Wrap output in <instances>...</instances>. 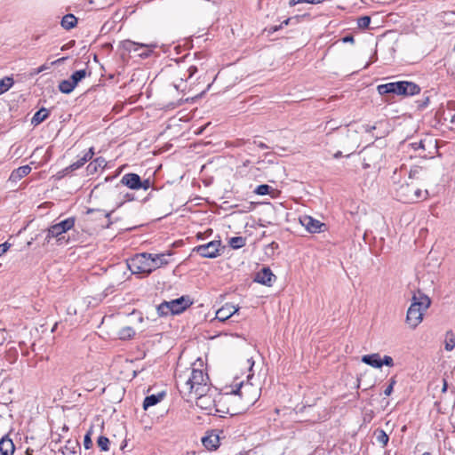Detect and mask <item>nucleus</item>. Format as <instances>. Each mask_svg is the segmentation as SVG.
Wrapping results in <instances>:
<instances>
[{
    "label": "nucleus",
    "instance_id": "42",
    "mask_svg": "<svg viewBox=\"0 0 455 455\" xmlns=\"http://www.w3.org/2000/svg\"><path fill=\"white\" fill-rule=\"evenodd\" d=\"M324 0H290V5L294 6L298 4L307 3L311 4H318L323 3Z\"/></svg>",
    "mask_w": 455,
    "mask_h": 455
},
{
    "label": "nucleus",
    "instance_id": "53",
    "mask_svg": "<svg viewBox=\"0 0 455 455\" xmlns=\"http://www.w3.org/2000/svg\"><path fill=\"white\" fill-rule=\"evenodd\" d=\"M342 41L344 43H354L355 39H354V36H351V35H348V36H346L345 37L342 38Z\"/></svg>",
    "mask_w": 455,
    "mask_h": 455
},
{
    "label": "nucleus",
    "instance_id": "15",
    "mask_svg": "<svg viewBox=\"0 0 455 455\" xmlns=\"http://www.w3.org/2000/svg\"><path fill=\"white\" fill-rule=\"evenodd\" d=\"M299 222L310 233H320L323 231L322 228L325 226L321 221L308 215L300 217Z\"/></svg>",
    "mask_w": 455,
    "mask_h": 455
},
{
    "label": "nucleus",
    "instance_id": "50",
    "mask_svg": "<svg viewBox=\"0 0 455 455\" xmlns=\"http://www.w3.org/2000/svg\"><path fill=\"white\" fill-rule=\"evenodd\" d=\"M151 186L150 180L148 179L141 180L140 189L148 190Z\"/></svg>",
    "mask_w": 455,
    "mask_h": 455
},
{
    "label": "nucleus",
    "instance_id": "11",
    "mask_svg": "<svg viewBox=\"0 0 455 455\" xmlns=\"http://www.w3.org/2000/svg\"><path fill=\"white\" fill-rule=\"evenodd\" d=\"M196 399V404L200 409L208 411V414H212V410L215 407V400L212 395L208 392H203L202 395H194Z\"/></svg>",
    "mask_w": 455,
    "mask_h": 455
},
{
    "label": "nucleus",
    "instance_id": "31",
    "mask_svg": "<svg viewBox=\"0 0 455 455\" xmlns=\"http://www.w3.org/2000/svg\"><path fill=\"white\" fill-rule=\"evenodd\" d=\"M75 88L76 85L72 83L70 79L62 80L59 84V90L65 94L71 93Z\"/></svg>",
    "mask_w": 455,
    "mask_h": 455
},
{
    "label": "nucleus",
    "instance_id": "3",
    "mask_svg": "<svg viewBox=\"0 0 455 455\" xmlns=\"http://www.w3.org/2000/svg\"><path fill=\"white\" fill-rule=\"evenodd\" d=\"M377 89L381 95L394 93L403 96H413L420 92V87L417 84L408 81H398L380 84Z\"/></svg>",
    "mask_w": 455,
    "mask_h": 455
},
{
    "label": "nucleus",
    "instance_id": "38",
    "mask_svg": "<svg viewBox=\"0 0 455 455\" xmlns=\"http://www.w3.org/2000/svg\"><path fill=\"white\" fill-rule=\"evenodd\" d=\"M98 446L100 451H108L109 439L106 436L100 435L97 440Z\"/></svg>",
    "mask_w": 455,
    "mask_h": 455
},
{
    "label": "nucleus",
    "instance_id": "57",
    "mask_svg": "<svg viewBox=\"0 0 455 455\" xmlns=\"http://www.w3.org/2000/svg\"><path fill=\"white\" fill-rule=\"evenodd\" d=\"M342 156V153L341 151H338L334 154V158H339L340 156Z\"/></svg>",
    "mask_w": 455,
    "mask_h": 455
},
{
    "label": "nucleus",
    "instance_id": "37",
    "mask_svg": "<svg viewBox=\"0 0 455 455\" xmlns=\"http://www.w3.org/2000/svg\"><path fill=\"white\" fill-rule=\"evenodd\" d=\"M157 313L160 316L171 315V309L168 301H164L157 307Z\"/></svg>",
    "mask_w": 455,
    "mask_h": 455
},
{
    "label": "nucleus",
    "instance_id": "33",
    "mask_svg": "<svg viewBox=\"0 0 455 455\" xmlns=\"http://www.w3.org/2000/svg\"><path fill=\"white\" fill-rule=\"evenodd\" d=\"M87 75H90V73H87L85 69H80L74 72L69 79L76 86Z\"/></svg>",
    "mask_w": 455,
    "mask_h": 455
},
{
    "label": "nucleus",
    "instance_id": "26",
    "mask_svg": "<svg viewBox=\"0 0 455 455\" xmlns=\"http://www.w3.org/2000/svg\"><path fill=\"white\" fill-rule=\"evenodd\" d=\"M164 396V393L146 396L143 402V409L148 410L149 407L157 404L163 399Z\"/></svg>",
    "mask_w": 455,
    "mask_h": 455
},
{
    "label": "nucleus",
    "instance_id": "7",
    "mask_svg": "<svg viewBox=\"0 0 455 455\" xmlns=\"http://www.w3.org/2000/svg\"><path fill=\"white\" fill-rule=\"evenodd\" d=\"M225 250L220 240H213L207 243L196 246L192 251L197 253L203 258L215 259L220 256Z\"/></svg>",
    "mask_w": 455,
    "mask_h": 455
},
{
    "label": "nucleus",
    "instance_id": "29",
    "mask_svg": "<svg viewBox=\"0 0 455 455\" xmlns=\"http://www.w3.org/2000/svg\"><path fill=\"white\" fill-rule=\"evenodd\" d=\"M373 435H374L376 441L379 444H381L382 447L387 446V444L388 443L389 437H388V435H387V433L383 429L377 428L374 431Z\"/></svg>",
    "mask_w": 455,
    "mask_h": 455
},
{
    "label": "nucleus",
    "instance_id": "52",
    "mask_svg": "<svg viewBox=\"0 0 455 455\" xmlns=\"http://www.w3.org/2000/svg\"><path fill=\"white\" fill-rule=\"evenodd\" d=\"M45 69H47V66L46 65H42L39 68H36L32 74L37 75V74L43 72Z\"/></svg>",
    "mask_w": 455,
    "mask_h": 455
},
{
    "label": "nucleus",
    "instance_id": "47",
    "mask_svg": "<svg viewBox=\"0 0 455 455\" xmlns=\"http://www.w3.org/2000/svg\"><path fill=\"white\" fill-rule=\"evenodd\" d=\"M381 363H382V366L383 365H386V366H393L394 365V361H393V358L389 355H384L383 358H381Z\"/></svg>",
    "mask_w": 455,
    "mask_h": 455
},
{
    "label": "nucleus",
    "instance_id": "24",
    "mask_svg": "<svg viewBox=\"0 0 455 455\" xmlns=\"http://www.w3.org/2000/svg\"><path fill=\"white\" fill-rule=\"evenodd\" d=\"M172 254L169 252V253H159V254H153L151 253V259H153V265H156L154 267V270H156V268H159L164 265H167L168 264V259H167V257L171 256Z\"/></svg>",
    "mask_w": 455,
    "mask_h": 455
},
{
    "label": "nucleus",
    "instance_id": "61",
    "mask_svg": "<svg viewBox=\"0 0 455 455\" xmlns=\"http://www.w3.org/2000/svg\"><path fill=\"white\" fill-rule=\"evenodd\" d=\"M422 455H433V454L430 452H424Z\"/></svg>",
    "mask_w": 455,
    "mask_h": 455
},
{
    "label": "nucleus",
    "instance_id": "55",
    "mask_svg": "<svg viewBox=\"0 0 455 455\" xmlns=\"http://www.w3.org/2000/svg\"><path fill=\"white\" fill-rule=\"evenodd\" d=\"M254 144H256L259 148H262V149L268 148V147L265 143H263L261 141H259V142L258 141H254Z\"/></svg>",
    "mask_w": 455,
    "mask_h": 455
},
{
    "label": "nucleus",
    "instance_id": "1",
    "mask_svg": "<svg viewBox=\"0 0 455 455\" xmlns=\"http://www.w3.org/2000/svg\"><path fill=\"white\" fill-rule=\"evenodd\" d=\"M177 387L180 393L187 399L192 398L193 395H202L203 392H209V377L203 370L192 369L188 378L180 376L177 379Z\"/></svg>",
    "mask_w": 455,
    "mask_h": 455
},
{
    "label": "nucleus",
    "instance_id": "17",
    "mask_svg": "<svg viewBox=\"0 0 455 455\" xmlns=\"http://www.w3.org/2000/svg\"><path fill=\"white\" fill-rule=\"evenodd\" d=\"M121 183L131 189L139 190L141 186V179L137 173L130 172L122 177Z\"/></svg>",
    "mask_w": 455,
    "mask_h": 455
},
{
    "label": "nucleus",
    "instance_id": "54",
    "mask_svg": "<svg viewBox=\"0 0 455 455\" xmlns=\"http://www.w3.org/2000/svg\"><path fill=\"white\" fill-rule=\"evenodd\" d=\"M281 28H282V25H278V26H271V27H269V28H268V32H269V33H275V32L278 31V30H279V29H281Z\"/></svg>",
    "mask_w": 455,
    "mask_h": 455
},
{
    "label": "nucleus",
    "instance_id": "41",
    "mask_svg": "<svg viewBox=\"0 0 455 455\" xmlns=\"http://www.w3.org/2000/svg\"><path fill=\"white\" fill-rule=\"evenodd\" d=\"M371 23V18L369 16H362L357 20V25L360 28H366Z\"/></svg>",
    "mask_w": 455,
    "mask_h": 455
},
{
    "label": "nucleus",
    "instance_id": "58",
    "mask_svg": "<svg viewBox=\"0 0 455 455\" xmlns=\"http://www.w3.org/2000/svg\"><path fill=\"white\" fill-rule=\"evenodd\" d=\"M446 389H447V382H446V380H445V379H443V389H442V391H443V392H445V391H446Z\"/></svg>",
    "mask_w": 455,
    "mask_h": 455
},
{
    "label": "nucleus",
    "instance_id": "35",
    "mask_svg": "<svg viewBox=\"0 0 455 455\" xmlns=\"http://www.w3.org/2000/svg\"><path fill=\"white\" fill-rule=\"evenodd\" d=\"M245 245V238L243 236H234L229 240V246L233 249H240Z\"/></svg>",
    "mask_w": 455,
    "mask_h": 455
},
{
    "label": "nucleus",
    "instance_id": "40",
    "mask_svg": "<svg viewBox=\"0 0 455 455\" xmlns=\"http://www.w3.org/2000/svg\"><path fill=\"white\" fill-rule=\"evenodd\" d=\"M93 212H98L100 216H104L106 219H108V221L107 227L108 228L109 227V225L111 224L110 216H111L112 212H106L105 211L95 210V209H88L87 212H86L87 214H91V213H93Z\"/></svg>",
    "mask_w": 455,
    "mask_h": 455
},
{
    "label": "nucleus",
    "instance_id": "30",
    "mask_svg": "<svg viewBox=\"0 0 455 455\" xmlns=\"http://www.w3.org/2000/svg\"><path fill=\"white\" fill-rule=\"evenodd\" d=\"M107 164V161L103 157H97L93 162L90 163L87 166L88 172L92 173L97 172L99 168H104Z\"/></svg>",
    "mask_w": 455,
    "mask_h": 455
},
{
    "label": "nucleus",
    "instance_id": "14",
    "mask_svg": "<svg viewBox=\"0 0 455 455\" xmlns=\"http://www.w3.org/2000/svg\"><path fill=\"white\" fill-rule=\"evenodd\" d=\"M94 154V148L91 147L89 150L82 157H80L77 161L74 162L73 164L63 169L61 172L62 175H67L73 171L78 170L79 168L84 166L88 161H90L93 157Z\"/></svg>",
    "mask_w": 455,
    "mask_h": 455
},
{
    "label": "nucleus",
    "instance_id": "44",
    "mask_svg": "<svg viewBox=\"0 0 455 455\" xmlns=\"http://www.w3.org/2000/svg\"><path fill=\"white\" fill-rule=\"evenodd\" d=\"M410 147L417 151L419 149H422V150H425V140H419V141H417V142H412V143H410Z\"/></svg>",
    "mask_w": 455,
    "mask_h": 455
},
{
    "label": "nucleus",
    "instance_id": "48",
    "mask_svg": "<svg viewBox=\"0 0 455 455\" xmlns=\"http://www.w3.org/2000/svg\"><path fill=\"white\" fill-rule=\"evenodd\" d=\"M429 104V98L427 96L422 100L418 101V107L420 109L427 108Z\"/></svg>",
    "mask_w": 455,
    "mask_h": 455
},
{
    "label": "nucleus",
    "instance_id": "36",
    "mask_svg": "<svg viewBox=\"0 0 455 455\" xmlns=\"http://www.w3.org/2000/svg\"><path fill=\"white\" fill-rule=\"evenodd\" d=\"M444 347L447 351H451L455 347V336L451 331L446 332Z\"/></svg>",
    "mask_w": 455,
    "mask_h": 455
},
{
    "label": "nucleus",
    "instance_id": "51",
    "mask_svg": "<svg viewBox=\"0 0 455 455\" xmlns=\"http://www.w3.org/2000/svg\"><path fill=\"white\" fill-rule=\"evenodd\" d=\"M188 78L192 77L197 72V68L196 66H191L188 68Z\"/></svg>",
    "mask_w": 455,
    "mask_h": 455
},
{
    "label": "nucleus",
    "instance_id": "10",
    "mask_svg": "<svg viewBox=\"0 0 455 455\" xmlns=\"http://www.w3.org/2000/svg\"><path fill=\"white\" fill-rule=\"evenodd\" d=\"M382 152L375 147L366 148L363 151V168L375 166L382 157Z\"/></svg>",
    "mask_w": 455,
    "mask_h": 455
},
{
    "label": "nucleus",
    "instance_id": "23",
    "mask_svg": "<svg viewBox=\"0 0 455 455\" xmlns=\"http://www.w3.org/2000/svg\"><path fill=\"white\" fill-rule=\"evenodd\" d=\"M31 172V167L29 165H22L19 168L13 170L10 175V180L16 182L22 179L23 177L28 175Z\"/></svg>",
    "mask_w": 455,
    "mask_h": 455
},
{
    "label": "nucleus",
    "instance_id": "56",
    "mask_svg": "<svg viewBox=\"0 0 455 455\" xmlns=\"http://www.w3.org/2000/svg\"><path fill=\"white\" fill-rule=\"evenodd\" d=\"M291 20V18H288V19L284 20L283 21H282V23L280 24V25H282V28L283 26H287L290 23Z\"/></svg>",
    "mask_w": 455,
    "mask_h": 455
},
{
    "label": "nucleus",
    "instance_id": "27",
    "mask_svg": "<svg viewBox=\"0 0 455 455\" xmlns=\"http://www.w3.org/2000/svg\"><path fill=\"white\" fill-rule=\"evenodd\" d=\"M49 110L45 108H40L38 111H36L32 117L31 124L36 125H38L42 122H44L48 116H49Z\"/></svg>",
    "mask_w": 455,
    "mask_h": 455
},
{
    "label": "nucleus",
    "instance_id": "43",
    "mask_svg": "<svg viewBox=\"0 0 455 455\" xmlns=\"http://www.w3.org/2000/svg\"><path fill=\"white\" fill-rule=\"evenodd\" d=\"M444 446L446 449H448L451 455H455V438L446 439L444 441Z\"/></svg>",
    "mask_w": 455,
    "mask_h": 455
},
{
    "label": "nucleus",
    "instance_id": "22",
    "mask_svg": "<svg viewBox=\"0 0 455 455\" xmlns=\"http://www.w3.org/2000/svg\"><path fill=\"white\" fill-rule=\"evenodd\" d=\"M362 362L373 368L379 369L382 367L381 357L378 353L363 355Z\"/></svg>",
    "mask_w": 455,
    "mask_h": 455
},
{
    "label": "nucleus",
    "instance_id": "12",
    "mask_svg": "<svg viewBox=\"0 0 455 455\" xmlns=\"http://www.w3.org/2000/svg\"><path fill=\"white\" fill-rule=\"evenodd\" d=\"M168 303L171 315L180 314L192 305V301L188 296H181L180 298L168 301Z\"/></svg>",
    "mask_w": 455,
    "mask_h": 455
},
{
    "label": "nucleus",
    "instance_id": "28",
    "mask_svg": "<svg viewBox=\"0 0 455 455\" xmlns=\"http://www.w3.org/2000/svg\"><path fill=\"white\" fill-rule=\"evenodd\" d=\"M60 23L65 29L69 30L76 27L77 23V19L73 14H66L65 16H63Z\"/></svg>",
    "mask_w": 455,
    "mask_h": 455
},
{
    "label": "nucleus",
    "instance_id": "34",
    "mask_svg": "<svg viewBox=\"0 0 455 455\" xmlns=\"http://www.w3.org/2000/svg\"><path fill=\"white\" fill-rule=\"evenodd\" d=\"M118 335L121 339H130L135 335V331L133 330V328L126 326L119 331Z\"/></svg>",
    "mask_w": 455,
    "mask_h": 455
},
{
    "label": "nucleus",
    "instance_id": "20",
    "mask_svg": "<svg viewBox=\"0 0 455 455\" xmlns=\"http://www.w3.org/2000/svg\"><path fill=\"white\" fill-rule=\"evenodd\" d=\"M15 450L12 440L9 435H4L0 440V455H12Z\"/></svg>",
    "mask_w": 455,
    "mask_h": 455
},
{
    "label": "nucleus",
    "instance_id": "9",
    "mask_svg": "<svg viewBox=\"0 0 455 455\" xmlns=\"http://www.w3.org/2000/svg\"><path fill=\"white\" fill-rule=\"evenodd\" d=\"M122 47L124 51L128 52H137L140 48H145L146 51L140 53L139 55L142 58H148L150 53L152 52L153 49L156 47V44H139L135 43L131 40H124L122 42Z\"/></svg>",
    "mask_w": 455,
    "mask_h": 455
},
{
    "label": "nucleus",
    "instance_id": "32",
    "mask_svg": "<svg viewBox=\"0 0 455 455\" xmlns=\"http://www.w3.org/2000/svg\"><path fill=\"white\" fill-rule=\"evenodd\" d=\"M14 84L13 78L5 76L0 79V95L7 92Z\"/></svg>",
    "mask_w": 455,
    "mask_h": 455
},
{
    "label": "nucleus",
    "instance_id": "2",
    "mask_svg": "<svg viewBox=\"0 0 455 455\" xmlns=\"http://www.w3.org/2000/svg\"><path fill=\"white\" fill-rule=\"evenodd\" d=\"M430 304V299L422 292L418 291L413 295L406 315V322L411 328H416L422 322L424 313Z\"/></svg>",
    "mask_w": 455,
    "mask_h": 455
},
{
    "label": "nucleus",
    "instance_id": "4",
    "mask_svg": "<svg viewBox=\"0 0 455 455\" xmlns=\"http://www.w3.org/2000/svg\"><path fill=\"white\" fill-rule=\"evenodd\" d=\"M435 173L430 164L413 165L409 172V179L422 187H428L435 181Z\"/></svg>",
    "mask_w": 455,
    "mask_h": 455
},
{
    "label": "nucleus",
    "instance_id": "5",
    "mask_svg": "<svg viewBox=\"0 0 455 455\" xmlns=\"http://www.w3.org/2000/svg\"><path fill=\"white\" fill-rule=\"evenodd\" d=\"M153 259H151V253H140L135 255L128 263V267L132 274H145L149 275L154 271Z\"/></svg>",
    "mask_w": 455,
    "mask_h": 455
},
{
    "label": "nucleus",
    "instance_id": "59",
    "mask_svg": "<svg viewBox=\"0 0 455 455\" xmlns=\"http://www.w3.org/2000/svg\"><path fill=\"white\" fill-rule=\"evenodd\" d=\"M66 60V58H60L59 60H57L54 63H57V62H63L64 60Z\"/></svg>",
    "mask_w": 455,
    "mask_h": 455
},
{
    "label": "nucleus",
    "instance_id": "21",
    "mask_svg": "<svg viewBox=\"0 0 455 455\" xmlns=\"http://www.w3.org/2000/svg\"><path fill=\"white\" fill-rule=\"evenodd\" d=\"M420 184H417L413 182V188H412V197H413V203H418L420 201H425L429 197V193L427 187H423L424 188H419Z\"/></svg>",
    "mask_w": 455,
    "mask_h": 455
},
{
    "label": "nucleus",
    "instance_id": "6",
    "mask_svg": "<svg viewBox=\"0 0 455 455\" xmlns=\"http://www.w3.org/2000/svg\"><path fill=\"white\" fill-rule=\"evenodd\" d=\"M75 222V217H70L57 224L52 225L47 229L45 240L49 243L52 238H57V241L61 243V241L65 240L63 235L74 228Z\"/></svg>",
    "mask_w": 455,
    "mask_h": 455
},
{
    "label": "nucleus",
    "instance_id": "60",
    "mask_svg": "<svg viewBox=\"0 0 455 455\" xmlns=\"http://www.w3.org/2000/svg\"><path fill=\"white\" fill-rule=\"evenodd\" d=\"M248 362L251 363V369L252 368V366L254 365V362L251 359H248Z\"/></svg>",
    "mask_w": 455,
    "mask_h": 455
},
{
    "label": "nucleus",
    "instance_id": "46",
    "mask_svg": "<svg viewBox=\"0 0 455 455\" xmlns=\"http://www.w3.org/2000/svg\"><path fill=\"white\" fill-rule=\"evenodd\" d=\"M84 445L85 449H90L92 446V441L91 439V432H88L84 438Z\"/></svg>",
    "mask_w": 455,
    "mask_h": 455
},
{
    "label": "nucleus",
    "instance_id": "18",
    "mask_svg": "<svg viewBox=\"0 0 455 455\" xmlns=\"http://www.w3.org/2000/svg\"><path fill=\"white\" fill-rule=\"evenodd\" d=\"M238 310V307L227 303L216 312V318L221 322H224L236 314Z\"/></svg>",
    "mask_w": 455,
    "mask_h": 455
},
{
    "label": "nucleus",
    "instance_id": "16",
    "mask_svg": "<svg viewBox=\"0 0 455 455\" xmlns=\"http://www.w3.org/2000/svg\"><path fill=\"white\" fill-rule=\"evenodd\" d=\"M275 279V275L272 273L269 267H263L254 277L255 282L267 286H271Z\"/></svg>",
    "mask_w": 455,
    "mask_h": 455
},
{
    "label": "nucleus",
    "instance_id": "39",
    "mask_svg": "<svg viewBox=\"0 0 455 455\" xmlns=\"http://www.w3.org/2000/svg\"><path fill=\"white\" fill-rule=\"evenodd\" d=\"M270 190H271V187L270 186H268L267 184H262V185L258 186L254 189V193L259 195V196H265V195L269 194Z\"/></svg>",
    "mask_w": 455,
    "mask_h": 455
},
{
    "label": "nucleus",
    "instance_id": "25",
    "mask_svg": "<svg viewBox=\"0 0 455 455\" xmlns=\"http://www.w3.org/2000/svg\"><path fill=\"white\" fill-rule=\"evenodd\" d=\"M80 445L76 441H68L62 449L63 455H79Z\"/></svg>",
    "mask_w": 455,
    "mask_h": 455
},
{
    "label": "nucleus",
    "instance_id": "8",
    "mask_svg": "<svg viewBox=\"0 0 455 455\" xmlns=\"http://www.w3.org/2000/svg\"><path fill=\"white\" fill-rule=\"evenodd\" d=\"M233 394L239 395L244 400L245 405H252L259 398L258 390L250 384L241 383L239 387L233 391Z\"/></svg>",
    "mask_w": 455,
    "mask_h": 455
},
{
    "label": "nucleus",
    "instance_id": "19",
    "mask_svg": "<svg viewBox=\"0 0 455 455\" xmlns=\"http://www.w3.org/2000/svg\"><path fill=\"white\" fill-rule=\"evenodd\" d=\"M202 443L207 450L215 451L220 444V436L215 431H212L202 438Z\"/></svg>",
    "mask_w": 455,
    "mask_h": 455
},
{
    "label": "nucleus",
    "instance_id": "62",
    "mask_svg": "<svg viewBox=\"0 0 455 455\" xmlns=\"http://www.w3.org/2000/svg\"><path fill=\"white\" fill-rule=\"evenodd\" d=\"M27 455H32V452H30V451H27Z\"/></svg>",
    "mask_w": 455,
    "mask_h": 455
},
{
    "label": "nucleus",
    "instance_id": "49",
    "mask_svg": "<svg viewBox=\"0 0 455 455\" xmlns=\"http://www.w3.org/2000/svg\"><path fill=\"white\" fill-rule=\"evenodd\" d=\"M12 246V244L8 242H5L2 244H0V257L4 254Z\"/></svg>",
    "mask_w": 455,
    "mask_h": 455
},
{
    "label": "nucleus",
    "instance_id": "13",
    "mask_svg": "<svg viewBox=\"0 0 455 455\" xmlns=\"http://www.w3.org/2000/svg\"><path fill=\"white\" fill-rule=\"evenodd\" d=\"M413 181L404 183L396 189V197L404 204H413L412 194Z\"/></svg>",
    "mask_w": 455,
    "mask_h": 455
},
{
    "label": "nucleus",
    "instance_id": "45",
    "mask_svg": "<svg viewBox=\"0 0 455 455\" xmlns=\"http://www.w3.org/2000/svg\"><path fill=\"white\" fill-rule=\"evenodd\" d=\"M395 384V380L394 379H391L390 383L384 390L385 395L389 396L392 394Z\"/></svg>",
    "mask_w": 455,
    "mask_h": 455
}]
</instances>
